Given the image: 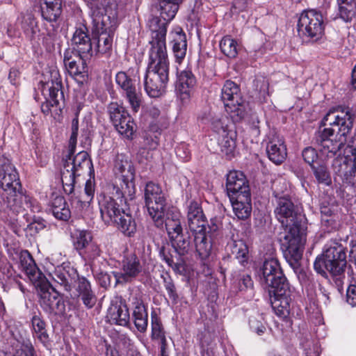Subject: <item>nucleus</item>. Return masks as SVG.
<instances>
[{
    "label": "nucleus",
    "mask_w": 356,
    "mask_h": 356,
    "mask_svg": "<svg viewBox=\"0 0 356 356\" xmlns=\"http://www.w3.org/2000/svg\"><path fill=\"white\" fill-rule=\"evenodd\" d=\"M19 262L22 270L26 273L29 280L35 285L38 286L42 279V274L27 250L20 252Z\"/></svg>",
    "instance_id": "28"
},
{
    "label": "nucleus",
    "mask_w": 356,
    "mask_h": 356,
    "mask_svg": "<svg viewBox=\"0 0 356 356\" xmlns=\"http://www.w3.org/2000/svg\"><path fill=\"white\" fill-rule=\"evenodd\" d=\"M266 152L268 159L278 165L284 162L287 156L286 146L283 138L277 134L269 136L266 145Z\"/></svg>",
    "instance_id": "25"
},
{
    "label": "nucleus",
    "mask_w": 356,
    "mask_h": 356,
    "mask_svg": "<svg viewBox=\"0 0 356 356\" xmlns=\"http://www.w3.org/2000/svg\"><path fill=\"white\" fill-rule=\"evenodd\" d=\"M148 26L152 32L149 41V63L147 67L169 68V61L165 46L166 28L165 23H160L156 17L148 21Z\"/></svg>",
    "instance_id": "4"
},
{
    "label": "nucleus",
    "mask_w": 356,
    "mask_h": 356,
    "mask_svg": "<svg viewBox=\"0 0 356 356\" xmlns=\"http://www.w3.org/2000/svg\"><path fill=\"white\" fill-rule=\"evenodd\" d=\"M68 155L65 161L64 165H67L73 171L76 172L78 175H81L83 170L88 171L90 174L93 171L92 163L89 158L88 154L85 151H81L74 157L73 154L70 153L68 148Z\"/></svg>",
    "instance_id": "27"
},
{
    "label": "nucleus",
    "mask_w": 356,
    "mask_h": 356,
    "mask_svg": "<svg viewBox=\"0 0 356 356\" xmlns=\"http://www.w3.org/2000/svg\"><path fill=\"white\" fill-rule=\"evenodd\" d=\"M273 289L271 291L274 294V300L272 301V307L277 316L285 318L290 312L291 289L289 285L286 286V291Z\"/></svg>",
    "instance_id": "26"
},
{
    "label": "nucleus",
    "mask_w": 356,
    "mask_h": 356,
    "mask_svg": "<svg viewBox=\"0 0 356 356\" xmlns=\"http://www.w3.org/2000/svg\"><path fill=\"white\" fill-rule=\"evenodd\" d=\"M214 115L216 114L213 113L210 108H207L199 113L198 120L203 124H210Z\"/></svg>",
    "instance_id": "64"
},
{
    "label": "nucleus",
    "mask_w": 356,
    "mask_h": 356,
    "mask_svg": "<svg viewBox=\"0 0 356 356\" xmlns=\"http://www.w3.org/2000/svg\"><path fill=\"white\" fill-rule=\"evenodd\" d=\"M78 175L76 172L69 168L67 165H63L61 171V180L64 191L67 194H71L74 191L75 178Z\"/></svg>",
    "instance_id": "46"
},
{
    "label": "nucleus",
    "mask_w": 356,
    "mask_h": 356,
    "mask_svg": "<svg viewBox=\"0 0 356 356\" xmlns=\"http://www.w3.org/2000/svg\"><path fill=\"white\" fill-rule=\"evenodd\" d=\"M222 138L218 139L221 152L231 159L234 156L236 149V133L231 131L224 136H220Z\"/></svg>",
    "instance_id": "40"
},
{
    "label": "nucleus",
    "mask_w": 356,
    "mask_h": 356,
    "mask_svg": "<svg viewBox=\"0 0 356 356\" xmlns=\"http://www.w3.org/2000/svg\"><path fill=\"white\" fill-rule=\"evenodd\" d=\"M165 227L170 240L183 234L181 223L172 221H165Z\"/></svg>",
    "instance_id": "58"
},
{
    "label": "nucleus",
    "mask_w": 356,
    "mask_h": 356,
    "mask_svg": "<svg viewBox=\"0 0 356 356\" xmlns=\"http://www.w3.org/2000/svg\"><path fill=\"white\" fill-rule=\"evenodd\" d=\"M93 32L97 35L96 47L94 53L108 54L112 49L115 31V22L110 21V17L99 12L92 19Z\"/></svg>",
    "instance_id": "8"
},
{
    "label": "nucleus",
    "mask_w": 356,
    "mask_h": 356,
    "mask_svg": "<svg viewBox=\"0 0 356 356\" xmlns=\"http://www.w3.org/2000/svg\"><path fill=\"white\" fill-rule=\"evenodd\" d=\"M108 109L111 120L118 133L127 138H131L136 131V124L125 108L112 102Z\"/></svg>",
    "instance_id": "15"
},
{
    "label": "nucleus",
    "mask_w": 356,
    "mask_h": 356,
    "mask_svg": "<svg viewBox=\"0 0 356 356\" xmlns=\"http://www.w3.org/2000/svg\"><path fill=\"white\" fill-rule=\"evenodd\" d=\"M6 207L14 214H19L26 209L35 213L41 209L40 206L35 200L32 199L27 195L16 191L2 197Z\"/></svg>",
    "instance_id": "19"
},
{
    "label": "nucleus",
    "mask_w": 356,
    "mask_h": 356,
    "mask_svg": "<svg viewBox=\"0 0 356 356\" xmlns=\"http://www.w3.org/2000/svg\"><path fill=\"white\" fill-rule=\"evenodd\" d=\"M334 207L322 205L321 207V221L325 226L334 228L335 227Z\"/></svg>",
    "instance_id": "54"
},
{
    "label": "nucleus",
    "mask_w": 356,
    "mask_h": 356,
    "mask_svg": "<svg viewBox=\"0 0 356 356\" xmlns=\"http://www.w3.org/2000/svg\"><path fill=\"white\" fill-rule=\"evenodd\" d=\"M183 0H160L159 10L161 19L156 18L160 21V23L165 24L166 29L168 23L175 17L179 8V4Z\"/></svg>",
    "instance_id": "35"
},
{
    "label": "nucleus",
    "mask_w": 356,
    "mask_h": 356,
    "mask_svg": "<svg viewBox=\"0 0 356 356\" xmlns=\"http://www.w3.org/2000/svg\"><path fill=\"white\" fill-rule=\"evenodd\" d=\"M346 302L352 307L356 306V285L350 284L346 291Z\"/></svg>",
    "instance_id": "62"
},
{
    "label": "nucleus",
    "mask_w": 356,
    "mask_h": 356,
    "mask_svg": "<svg viewBox=\"0 0 356 356\" xmlns=\"http://www.w3.org/2000/svg\"><path fill=\"white\" fill-rule=\"evenodd\" d=\"M314 176L318 183L329 186L332 183L331 177L327 168L324 165L312 166Z\"/></svg>",
    "instance_id": "55"
},
{
    "label": "nucleus",
    "mask_w": 356,
    "mask_h": 356,
    "mask_svg": "<svg viewBox=\"0 0 356 356\" xmlns=\"http://www.w3.org/2000/svg\"><path fill=\"white\" fill-rule=\"evenodd\" d=\"M302 157L305 161L312 167L318 159V154L314 148L308 147L302 151Z\"/></svg>",
    "instance_id": "59"
},
{
    "label": "nucleus",
    "mask_w": 356,
    "mask_h": 356,
    "mask_svg": "<svg viewBox=\"0 0 356 356\" xmlns=\"http://www.w3.org/2000/svg\"><path fill=\"white\" fill-rule=\"evenodd\" d=\"M172 51L176 61L181 63L185 58L187 50V41L186 34L180 27L175 29L171 33Z\"/></svg>",
    "instance_id": "31"
},
{
    "label": "nucleus",
    "mask_w": 356,
    "mask_h": 356,
    "mask_svg": "<svg viewBox=\"0 0 356 356\" xmlns=\"http://www.w3.org/2000/svg\"><path fill=\"white\" fill-rule=\"evenodd\" d=\"M76 283L77 296L81 298L83 305L88 309L93 307L96 303V296L91 289L90 282L84 277L78 276Z\"/></svg>",
    "instance_id": "32"
},
{
    "label": "nucleus",
    "mask_w": 356,
    "mask_h": 356,
    "mask_svg": "<svg viewBox=\"0 0 356 356\" xmlns=\"http://www.w3.org/2000/svg\"><path fill=\"white\" fill-rule=\"evenodd\" d=\"M114 171L119 181L113 186L115 193L121 195H128L133 199L136 193L134 184L135 171L131 163L123 155H118L114 165Z\"/></svg>",
    "instance_id": "7"
},
{
    "label": "nucleus",
    "mask_w": 356,
    "mask_h": 356,
    "mask_svg": "<svg viewBox=\"0 0 356 356\" xmlns=\"http://www.w3.org/2000/svg\"><path fill=\"white\" fill-rule=\"evenodd\" d=\"M0 187L3 190L2 197L18 191L20 188L18 174L6 158L0 159Z\"/></svg>",
    "instance_id": "18"
},
{
    "label": "nucleus",
    "mask_w": 356,
    "mask_h": 356,
    "mask_svg": "<svg viewBox=\"0 0 356 356\" xmlns=\"http://www.w3.org/2000/svg\"><path fill=\"white\" fill-rule=\"evenodd\" d=\"M256 274L260 284L268 289L270 293L273 289L286 291V286L289 285L280 262L275 257L266 259Z\"/></svg>",
    "instance_id": "5"
},
{
    "label": "nucleus",
    "mask_w": 356,
    "mask_h": 356,
    "mask_svg": "<svg viewBox=\"0 0 356 356\" xmlns=\"http://www.w3.org/2000/svg\"><path fill=\"white\" fill-rule=\"evenodd\" d=\"M72 237L74 247L78 251L84 250L92 242V236L87 230L77 229L73 234Z\"/></svg>",
    "instance_id": "44"
},
{
    "label": "nucleus",
    "mask_w": 356,
    "mask_h": 356,
    "mask_svg": "<svg viewBox=\"0 0 356 356\" xmlns=\"http://www.w3.org/2000/svg\"><path fill=\"white\" fill-rule=\"evenodd\" d=\"M99 246L95 242H92L84 249V257L90 261H94L101 255Z\"/></svg>",
    "instance_id": "56"
},
{
    "label": "nucleus",
    "mask_w": 356,
    "mask_h": 356,
    "mask_svg": "<svg viewBox=\"0 0 356 356\" xmlns=\"http://www.w3.org/2000/svg\"><path fill=\"white\" fill-rule=\"evenodd\" d=\"M324 18L316 10H304L299 16L297 31L299 36L309 42H317L324 35Z\"/></svg>",
    "instance_id": "6"
},
{
    "label": "nucleus",
    "mask_w": 356,
    "mask_h": 356,
    "mask_svg": "<svg viewBox=\"0 0 356 356\" xmlns=\"http://www.w3.org/2000/svg\"><path fill=\"white\" fill-rule=\"evenodd\" d=\"M235 216L241 220L250 217L252 212L251 195H238L229 198Z\"/></svg>",
    "instance_id": "30"
},
{
    "label": "nucleus",
    "mask_w": 356,
    "mask_h": 356,
    "mask_svg": "<svg viewBox=\"0 0 356 356\" xmlns=\"http://www.w3.org/2000/svg\"><path fill=\"white\" fill-rule=\"evenodd\" d=\"M107 317L112 324L126 326L129 322V309L124 304L113 305L108 310Z\"/></svg>",
    "instance_id": "34"
},
{
    "label": "nucleus",
    "mask_w": 356,
    "mask_h": 356,
    "mask_svg": "<svg viewBox=\"0 0 356 356\" xmlns=\"http://www.w3.org/2000/svg\"><path fill=\"white\" fill-rule=\"evenodd\" d=\"M13 346H15V353H6L5 356H34L33 348L29 342L17 340V343L14 342Z\"/></svg>",
    "instance_id": "53"
},
{
    "label": "nucleus",
    "mask_w": 356,
    "mask_h": 356,
    "mask_svg": "<svg viewBox=\"0 0 356 356\" xmlns=\"http://www.w3.org/2000/svg\"><path fill=\"white\" fill-rule=\"evenodd\" d=\"M227 246L230 249L232 254L239 259L241 263H243L245 261V259L248 250L243 241L233 240L228 243Z\"/></svg>",
    "instance_id": "49"
},
{
    "label": "nucleus",
    "mask_w": 356,
    "mask_h": 356,
    "mask_svg": "<svg viewBox=\"0 0 356 356\" xmlns=\"http://www.w3.org/2000/svg\"><path fill=\"white\" fill-rule=\"evenodd\" d=\"M196 80L191 70L177 72L176 90L183 104L189 102Z\"/></svg>",
    "instance_id": "24"
},
{
    "label": "nucleus",
    "mask_w": 356,
    "mask_h": 356,
    "mask_svg": "<svg viewBox=\"0 0 356 356\" xmlns=\"http://www.w3.org/2000/svg\"><path fill=\"white\" fill-rule=\"evenodd\" d=\"M221 99L226 112L234 122H238L245 115V104L243 101L238 86L232 81L225 82L221 90Z\"/></svg>",
    "instance_id": "10"
},
{
    "label": "nucleus",
    "mask_w": 356,
    "mask_h": 356,
    "mask_svg": "<svg viewBox=\"0 0 356 356\" xmlns=\"http://www.w3.org/2000/svg\"><path fill=\"white\" fill-rule=\"evenodd\" d=\"M22 29L30 40L39 38L40 29L34 16L31 13L23 14L21 19Z\"/></svg>",
    "instance_id": "36"
},
{
    "label": "nucleus",
    "mask_w": 356,
    "mask_h": 356,
    "mask_svg": "<svg viewBox=\"0 0 356 356\" xmlns=\"http://www.w3.org/2000/svg\"><path fill=\"white\" fill-rule=\"evenodd\" d=\"M79 131V120L78 118H75L72 121V134L69 140V146L70 153L73 154L75 152L76 140Z\"/></svg>",
    "instance_id": "57"
},
{
    "label": "nucleus",
    "mask_w": 356,
    "mask_h": 356,
    "mask_svg": "<svg viewBox=\"0 0 356 356\" xmlns=\"http://www.w3.org/2000/svg\"><path fill=\"white\" fill-rule=\"evenodd\" d=\"M113 196L101 194L98 197V204L102 220L108 225L113 224L118 220L120 216L125 211L122 208L128 200H131L128 195H121L115 193L113 188Z\"/></svg>",
    "instance_id": "12"
},
{
    "label": "nucleus",
    "mask_w": 356,
    "mask_h": 356,
    "mask_svg": "<svg viewBox=\"0 0 356 356\" xmlns=\"http://www.w3.org/2000/svg\"><path fill=\"white\" fill-rule=\"evenodd\" d=\"M126 236H131L136 231V223L132 216L124 212L120 216L118 220L113 223Z\"/></svg>",
    "instance_id": "41"
},
{
    "label": "nucleus",
    "mask_w": 356,
    "mask_h": 356,
    "mask_svg": "<svg viewBox=\"0 0 356 356\" xmlns=\"http://www.w3.org/2000/svg\"><path fill=\"white\" fill-rule=\"evenodd\" d=\"M338 17L345 22H350L356 17L355 0H337Z\"/></svg>",
    "instance_id": "38"
},
{
    "label": "nucleus",
    "mask_w": 356,
    "mask_h": 356,
    "mask_svg": "<svg viewBox=\"0 0 356 356\" xmlns=\"http://www.w3.org/2000/svg\"><path fill=\"white\" fill-rule=\"evenodd\" d=\"M226 188L229 198L250 193L245 175L238 170H232L227 174Z\"/></svg>",
    "instance_id": "22"
},
{
    "label": "nucleus",
    "mask_w": 356,
    "mask_h": 356,
    "mask_svg": "<svg viewBox=\"0 0 356 356\" xmlns=\"http://www.w3.org/2000/svg\"><path fill=\"white\" fill-rule=\"evenodd\" d=\"M72 45L74 51L79 56L89 58L93 55V48L88 30L83 24H79L76 26L75 31L72 38Z\"/></svg>",
    "instance_id": "20"
},
{
    "label": "nucleus",
    "mask_w": 356,
    "mask_h": 356,
    "mask_svg": "<svg viewBox=\"0 0 356 356\" xmlns=\"http://www.w3.org/2000/svg\"><path fill=\"white\" fill-rule=\"evenodd\" d=\"M49 275L66 291H70L72 286L76 282L79 275L77 270L69 263H63L56 266Z\"/></svg>",
    "instance_id": "21"
},
{
    "label": "nucleus",
    "mask_w": 356,
    "mask_h": 356,
    "mask_svg": "<svg viewBox=\"0 0 356 356\" xmlns=\"http://www.w3.org/2000/svg\"><path fill=\"white\" fill-rule=\"evenodd\" d=\"M188 225L193 233L203 232L205 229V221L202 209L197 202H191L188 207L187 214Z\"/></svg>",
    "instance_id": "29"
},
{
    "label": "nucleus",
    "mask_w": 356,
    "mask_h": 356,
    "mask_svg": "<svg viewBox=\"0 0 356 356\" xmlns=\"http://www.w3.org/2000/svg\"><path fill=\"white\" fill-rule=\"evenodd\" d=\"M165 221H172L175 223L181 222V213L180 212L175 208H172L168 210L166 213V217L165 219V216L163 217V223Z\"/></svg>",
    "instance_id": "60"
},
{
    "label": "nucleus",
    "mask_w": 356,
    "mask_h": 356,
    "mask_svg": "<svg viewBox=\"0 0 356 356\" xmlns=\"http://www.w3.org/2000/svg\"><path fill=\"white\" fill-rule=\"evenodd\" d=\"M51 76L52 77L51 81L44 83L42 81H40L42 93L47 99L41 105V111L45 115H48L51 112V107L58 104L59 95L60 97L63 96V92L60 90L61 81L59 79L58 72L53 70L51 72Z\"/></svg>",
    "instance_id": "17"
},
{
    "label": "nucleus",
    "mask_w": 356,
    "mask_h": 356,
    "mask_svg": "<svg viewBox=\"0 0 356 356\" xmlns=\"http://www.w3.org/2000/svg\"><path fill=\"white\" fill-rule=\"evenodd\" d=\"M221 51L230 58H236L238 53L239 45L236 40L226 35L220 42Z\"/></svg>",
    "instance_id": "43"
},
{
    "label": "nucleus",
    "mask_w": 356,
    "mask_h": 356,
    "mask_svg": "<svg viewBox=\"0 0 356 356\" xmlns=\"http://www.w3.org/2000/svg\"><path fill=\"white\" fill-rule=\"evenodd\" d=\"M347 152L351 153V156L337 157L333 163L335 172L342 179L343 181L353 185L356 177V134L349 142Z\"/></svg>",
    "instance_id": "14"
},
{
    "label": "nucleus",
    "mask_w": 356,
    "mask_h": 356,
    "mask_svg": "<svg viewBox=\"0 0 356 356\" xmlns=\"http://www.w3.org/2000/svg\"><path fill=\"white\" fill-rule=\"evenodd\" d=\"M85 59L87 58L79 56L72 49H67L64 52L65 67L68 73L79 85H83L88 80V68Z\"/></svg>",
    "instance_id": "16"
},
{
    "label": "nucleus",
    "mask_w": 356,
    "mask_h": 356,
    "mask_svg": "<svg viewBox=\"0 0 356 356\" xmlns=\"http://www.w3.org/2000/svg\"><path fill=\"white\" fill-rule=\"evenodd\" d=\"M115 82L122 91V95L128 101L135 113L138 112L141 103V94L138 87L140 77L137 72L129 70L119 72L115 75Z\"/></svg>",
    "instance_id": "9"
},
{
    "label": "nucleus",
    "mask_w": 356,
    "mask_h": 356,
    "mask_svg": "<svg viewBox=\"0 0 356 356\" xmlns=\"http://www.w3.org/2000/svg\"><path fill=\"white\" fill-rule=\"evenodd\" d=\"M42 16L48 22H56L61 14V4L41 5Z\"/></svg>",
    "instance_id": "51"
},
{
    "label": "nucleus",
    "mask_w": 356,
    "mask_h": 356,
    "mask_svg": "<svg viewBox=\"0 0 356 356\" xmlns=\"http://www.w3.org/2000/svg\"><path fill=\"white\" fill-rule=\"evenodd\" d=\"M238 285L241 291L251 290L253 286V282L251 277L248 275H243L239 280Z\"/></svg>",
    "instance_id": "63"
},
{
    "label": "nucleus",
    "mask_w": 356,
    "mask_h": 356,
    "mask_svg": "<svg viewBox=\"0 0 356 356\" xmlns=\"http://www.w3.org/2000/svg\"><path fill=\"white\" fill-rule=\"evenodd\" d=\"M354 115L348 107H337L329 110L321 124L337 128H325L316 137L319 151L322 155L332 158L343 146L347 135L353 126Z\"/></svg>",
    "instance_id": "2"
},
{
    "label": "nucleus",
    "mask_w": 356,
    "mask_h": 356,
    "mask_svg": "<svg viewBox=\"0 0 356 356\" xmlns=\"http://www.w3.org/2000/svg\"><path fill=\"white\" fill-rule=\"evenodd\" d=\"M151 320L152 339L159 341L160 343H165L166 338L161 320L154 314H152Z\"/></svg>",
    "instance_id": "50"
},
{
    "label": "nucleus",
    "mask_w": 356,
    "mask_h": 356,
    "mask_svg": "<svg viewBox=\"0 0 356 356\" xmlns=\"http://www.w3.org/2000/svg\"><path fill=\"white\" fill-rule=\"evenodd\" d=\"M164 286L170 298L175 302L178 296L175 291V286L170 277L168 279L164 278Z\"/></svg>",
    "instance_id": "61"
},
{
    "label": "nucleus",
    "mask_w": 356,
    "mask_h": 356,
    "mask_svg": "<svg viewBox=\"0 0 356 356\" xmlns=\"http://www.w3.org/2000/svg\"><path fill=\"white\" fill-rule=\"evenodd\" d=\"M229 120L227 116L218 113L214 115L211 121V127L212 130L219 136H224L225 134L231 131L229 129Z\"/></svg>",
    "instance_id": "45"
},
{
    "label": "nucleus",
    "mask_w": 356,
    "mask_h": 356,
    "mask_svg": "<svg viewBox=\"0 0 356 356\" xmlns=\"http://www.w3.org/2000/svg\"><path fill=\"white\" fill-rule=\"evenodd\" d=\"M95 179H89L85 185L84 193L80 197L78 202L81 204V207L83 209L89 206L95 194Z\"/></svg>",
    "instance_id": "52"
},
{
    "label": "nucleus",
    "mask_w": 356,
    "mask_h": 356,
    "mask_svg": "<svg viewBox=\"0 0 356 356\" xmlns=\"http://www.w3.org/2000/svg\"><path fill=\"white\" fill-rule=\"evenodd\" d=\"M51 211L54 216L60 220L66 221L71 216V212L67 203L62 196H56L53 200Z\"/></svg>",
    "instance_id": "39"
},
{
    "label": "nucleus",
    "mask_w": 356,
    "mask_h": 356,
    "mask_svg": "<svg viewBox=\"0 0 356 356\" xmlns=\"http://www.w3.org/2000/svg\"><path fill=\"white\" fill-rule=\"evenodd\" d=\"M40 296V305L47 312H54L56 309L58 308L61 299L57 295L51 293L48 290H42Z\"/></svg>",
    "instance_id": "42"
},
{
    "label": "nucleus",
    "mask_w": 356,
    "mask_h": 356,
    "mask_svg": "<svg viewBox=\"0 0 356 356\" xmlns=\"http://www.w3.org/2000/svg\"><path fill=\"white\" fill-rule=\"evenodd\" d=\"M134 304L133 317L135 326L139 332H143L147 327L148 315L147 309L143 302L140 300H136Z\"/></svg>",
    "instance_id": "37"
},
{
    "label": "nucleus",
    "mask_w": 356,
    "mask_h": 356,
    "mask_svg": "<svg viewBox=\"0 0 356 356\" xmlns=\"http://www.w3.org/2000/svg\"><path fill=\"white\" fill-rule=\"evenodd\" d=\"M143 269V264L135 254L126 256L122 264V272L115 275L118 282H127L136 277Z\"/></svg>",
    "instance_id": "23"
},
{
    "label": "nucleus",
    "mask_w": 356,
    "mask_h": 356,
    "mask_svg": "<svg viewBox=\"0 0 356 356\" xmlns=\"http://www.w3.org/2000/svg\"><path fill=\"white\" fill-rule=\"evenodd\" d=\"M190 237L188 234H181L171 241L172 245L179 255H185L193 250Z\"/></svg>",
    "instance_id": "48"
},
{
    "label": "nucleus",
    "mask_w": 356,
    "mask_h": 356,
    "mask_svg": "<svg viewBox=\"0 0 356 356\" xmlns=\"http://www.w3.org/2000/svg\"><path fill=\"white\" fill-rule=\"evenodd\" d=\"M32 327L33 336L42 343L46 344L49 341V335L45 329V323L38 316L32 318Z\"/></svg>",
    "instance_id": "47"
},
{
    "label": "nucleus",
    "mask_w": 356,
    "mask_h": 356,
    "mask_svg": "<svg viewBox=\"0 0 356 356\" xmlns=\"http://www.w3.org/2000/svg\"><path fill=\"white\" fill-rule=\"evenodd\" d=\"M194 247L197 255L202 259H207L211 252L212 243L211 236L205 231L193 234Z\"/></svg>",
    "instance_id": "33"
},
{
    "label": "nucleus",
    "mask_w": 356,
    "mask_h": 356,
    "mask_svg": "<svg viewBox=\"0 0 356 356\" xmlns=\"http://www.w3.org/2000/svg\"><path fill=\"white\" fill-rule=\"evenodd\" d=\"M277 220L286 227L282 239L284 255L289 264L295 266L301 259L306 242V224L303 215L287 197H280L275 210Z\"/></svg>",
    "instance_id": "1"
},
{
    "label": "nucleus",
    "mask_w": 356,
    "mask_h": 356,
    "mask_svg": "<svg viewBox=\"0 0 356 356\" xmlns=\"http://www.w3.org/2000/svg\"><path fill=\"white\" fill-rule=\"evenodd\" d=\"M169 81V68L147 67L144 79V88L147 95L152 98L165 94Z\"/></svg>",
    "instance_id": "13"
},
{
    "label": "nucleus",
    "mask_w": 356,
    "mask_h": 356,
    "mask_svg": "<svg viewBox=\"0 0 356 356\" xmlns=\"http://www.w3.org/2000/svg\"><path fill=\"white\" fill-rule=\"evenodd\" d=\"M346 266L345 248L337 242L327 244L322 254L316 257L314 268L317 273L327 277V273L339 275L344 272Z\"/></svg>",
    "instance_id": "3"
},
{
    "label": "nucleus",
    "mask_w": 356,
    "mask_h": 356,
    "mask_svg": "<svg viewBox=\"0 0 356 356\" xmlns=\"http://www.w3.org/2000/svg\"><path fill=\"white\" fill-rule=\"evenodd\" d=\"M145 202L148 213L156 226H162L165 211V198L159 184L152 181L147 183L145 188Z\"/></svg>",
    "instance_id": "11"
}]
</instances>
